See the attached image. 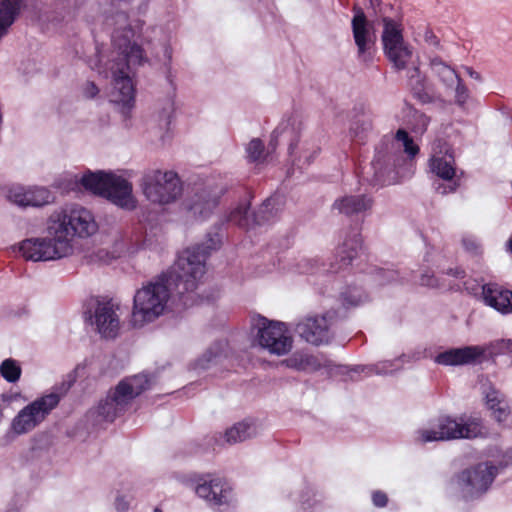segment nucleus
<instances>
[{
  "label": "nucleus",
  "instance_id": "nucleus-22",
  "mask_svg": "<svg viewBox=\"0 0 512 512\" xmlns=\"http://www.w3.org/2000/svg\"><path fill=\"white\" fill-rule=\"evenodd\" d=\"M483 302L501 314L512 313V291L497 283L482 286Z\"/></svg>",
  "mask_w": 512,
  "mask_h": 512
},
{
  "label": "nucleus",
  "instance_id": "nucleus-36",
  "mask_svg": "<svg viewBox=\"0 0 512 512\" xmlns=\"http://www.w3.org/2000/svg\"><path fill=\"white\" fill-rule=\"evenodd\" d=\"M249 162L259 161L264 153V144L259 138L252 139L246 147Z\"/></svg>",
  "mask_w": 512,
  "mask_h": 512
},
{
  "label": "nucleus",
  "instance_id": "nucleus-29",
  "mask_svg": "<svg viewBox=\"0 0 512 512\" xmlns=\"http://www.w3.org/2000/svg\"><path fill=\"white\" fill-rule=\"evenodd\" d=\"M429 65L432 72L447 88H452L455 81L460 77L454 68L449 66L438 56L431 58Z\"/></svg>",
  "mask_w": 512,
  "mask_h": 512
},
{
  "label": "nucleus",
  "instance_id": "nucleus-7",
  "mask_svg": "<svg viewBox=\"0 0 512 512\" xmlns=\"http://www.w3.org/2000/svg\"><path fill=\"white\" fill-rule=\"evenodd\" d=\"M60 386L55 387V392L44 395L21 409L12 421V429L17 435L25 434L39 425L50 412L57 407L63 397L75 382V377L68 376Z\"/></svg>",
  "mask_w": 512,
  "mask_h": 512
},
{
  "label": "nucleus",
  "instance_id": "nucleus-44",
  "mask_svg": "<svg viewBox=\"0 0 512 512\" xmlns=\"http://www.w3.org/2000/svg\"><path fill=\"white\" fill-rule=\"evenodd\" d=\"M319 152V147H313L311 151H309V149H303L301 151V155L299 156V161H301V159H304V164L310 165L318 156Z\"/></svg>",
  "mask_w": 512,
  "mask_h": 512
},
{
  "label": "nucleus",
  "instance_id": "nucleus-49",
  "mask_svg": "<svg viewBox=\"0 0 512 512\" xmlns=\"http://www.w3.org/2000/svg\"><path fill=\"white\" fill-rule=\"evenodd\" d=\"M115 507L119 512H126L129 508V503L124 496H118L115 501Z\"/></svg>",
  "mask_w": 512,
  "mask_h": 512
},
{
  "label": "nucleus",
  "instance_id": "nucleus-9",
  "mask_svg": "<svg viewBox=\"0 0 512 512\" xmlns=\"http://www.w3.org/2000/svg\"><path fill=\"white\" fill-rule=\"evenodd\" d=\"M257 332L255 343L272 355L283 356L293 347V338L286 323L259 316L254 325Z\"/></svg>",
  "mask_w": 512,
  "mask_h": 512
},
{
  "label": "nucleus",
  "instance_id": "nucleus-28",
  "mask_svg": "<svg viewBox=\"0 0 512 512\" xmlns=\"http://www.w3.org/2000/svg\"><path fill=\"white\" fill-rule=\"evenodd\" d=\"M283 138L289 141L288 151L292 156L294 155V150L297 147L299 142L300 134L299 130L290 122H282L272 133L270 146L275 148L278 143V139Z\"/></svg>",
  "mask_w": 512,
  "mask_h": 512
},
{
  "label": "nucleus",
  "instance_id": "nucleus-47",
  "mask_svg": "<svg viewBox=\"0 0 512 512\" xmlns=\"http://www.w3.org/2000/svg\"><path fill=\"white\" fill-rule=\"evenodd\" d=\"M83 93L86 98L92 99L98 95L99 89L94 82L88 81L83 88Z\"/></svg>",
  "mask_w": 512,
  "mask_h": 512
},
{
  "label": "nucleus",
  "instance_id": "nucleus-4",
  "mask_svg": "<svg viewBox=\"0 0 512 512\" xmlns=\"http://www.w3.org/2000/svg\"><path fill=\"white\" fill-rule=\"evenodd\" d=\"M98 230L92 212L79 205H71L54 211L47 223L49 236H57L61 240L71 241L74 237L86 238Z\"/></svg>",
  "mask_w": 512,
  "mask_h": 512
},
{
  "label": "nucleus",
  "instance_id": "nucleus-38",
  "mask_svg": "<svg viewBox=\"0 0 512 512\" xmlns=\"http://www.w3.org/2000/svg\"><path fill=\"white\" fill-rule=\"evenodd\" d=\"M462 244L466 252L471 255H479L482 252L480 241L472 235H466L462 238Z\"/></svg>",
  "mask_w": 512,
  "mask_h": 512
},
{
  "label": "nucleus",
  "instance_id": "nucleus-5",
  "mask_svg": "<svg viewBox=\"0 0 512 512\" xmlns=\"http://www.w3.org/2000/svg\"><path fill=\"white\" fill-rule=\"evenodd\" d=\"M483 425L479 418L461 415L453 417L441 415L430 429L416 431L415 440L420 444L429 442L474 439L482 435Z\"/></svg>",
  "mask_w": 512,
  "mask_h": 512
},
{
  "label": "nucleus",
  "instance_id": "nucleus-25",
  "mask_svg": "<svg viewBox=\"0 0 512 512\" xmlns=\"http://www.w3.org/2000/svg\"><path fill=\"white\" fill-rule=\"evenodd\" d=\"M222 191L218 193H210L202 191L195 195V199L188 205V209L193 212L194 215L205 218L207 217L214 208L219 204V198Z\"/></svg>",
  "mask_w": 512,
  "mask_h": 512
},
{
  "label": "nucleus",
  "instance_id": "nucleus-46",
  "mask_svg": "<svg viewBox=\"0 0 512 512\" xmlns=\"http://www.w3.org/2000/svg\"><path fill=\"white\" fill-rule=\"evenodd\" d=\"M424 41L427 45L432 46L434 48L440 47V40L439 38L434 34V32L431 29H426L424 33Z\"/></svg>",
  "mask_w": 512,
  "mask_h": 512
},
{
  "label": "nucleus",
  "instance_id": "nucleus-1",
  "mask_svg": "<svg viewBox=\"0 0 512 512\" xmlns=\"http://www.w3.org/2000/svg\"><path fill=\"white\" fill-rule=\"evenodd\" d=\"M222 236L208 233L205 243L197 244L179 253L174 264L162 272L154 282L137 290L133 299L130 323L141 328L161 316L172 295L184 307L190 308L209 302L212 295H201L197 289L206 272V260L211 251L219 249Z\"/></svg>",
  "mask_w": 512,
  "mask_h": 512
},
{
  "label": "nucleus",
  "instance_id": "nucleus-51",
  "mask_svg": "<svg viewBox=\"0 0 512 512\" xmlns=\"http://www.w3.org/2000/svg\"><path fill=\"white\" fill-rule=\"evenodd\" d=\"M510 464H512V451H509L504 455L503 460L500 462V467L505 468Z\"/></svg>",
  "mask_w": 512,
  "mask_h": 512
},
{
  "label": "nucleus",
  "instance_id": "nucleus-10",
  "mask_svg": "<svg viewBox=\"0 0 512 512\" xmlns=\"http://www.w3.org/2000/svg\"><path fill=\"white\" fill-rule=\"evenodd\" d=\"M142 189L149 201L157 204H169L181 195L182 185L177 173L152 170L143 176Z\"/></svg>",
  "mask_w": 512,
  "mask_h": 512
},
{
  "label": "nucleus",
  "instance_id": "nucleus-56",
  "mask_svg": "<svg viewBox=\"0 0 512 512\" xmlns=\"http://www.w3.org/2000/svg\"><path fill=\"white\" fill-rule=\"evenodd\" d=\"M98 72L99 74H103L105 78H108L109 76V72L107 70H101L100 68H98Z\"/></svg>",
  "mask_w": 512,
  "mask_h": 512
},
{
  "label": "nucleus",
  "instance_id": "nucleus-39",
  "mask_svg": "<svg viewBox=\"0 0 512 512\" xmlns=\"http://www.w3.org/2000/svg\"><path fill=\"white\" fill-rule=\"evenodd\" d=\"M372 125L369 121H363L361 123L355 122L350 128V133L352 137L358 138L359 140H363L365 137V134L371 130Z\"/></svg>",
  "mask_w": 512,
  "mask_h": 512
},
{
  "label": "nucleus",
  "instance_id": "nucleus-23",
  "mask_svg": "<svg viewBox=\"0 0 512 512\" xmlns=\"http://www.w3.org/2000/svg\"><path fill=\"white\" fill-rule=\"evenodd\" d=\"M373 199L368 195H349L337 199L333 207L349 217L364 215L371 210Z\"/></svg>",
  "mask_w": 512,
  "mask_h": 512
},
{
  "label": "nucleus",
  "instance_id": "nucleus-50",
  "mask_svg": "<svg viewBox=\"0 0 512 512\" xmlns=\"http://www.w3.org/2000/svg\"><path fill=\"white\" fill-rule=\"evenodd\" d=\"M466 73L473 79L477 81H481L482 77L479 72L475 71L472 67L465 66L464 67Z\"/></svg>",
  "mask_w": 512,
  "mask_h": 512
},
{
  "label": "nucleus",
  "instance_id": "nucleus-55",
  "mask_svg": "<svg viewBox=\"0 0 512 512\" xmlns=\"http://www.w3.org/2000/svg\"><path fill=\"white\" fill-rule=\"evenodd\" d=\"M507 250L512 254V235L510 236L509 240L507 241Z\"/></svg>",
  "mask_w": 512,
  "mask_h": 512
},
{
  "label": "nucleus",
  "instance_id": "nucleus-59",
  "mask_svg": "<svg viewBox=\"0 0 512 512\" xmlns=\"http://www.w3.org/2000/svg\"><path fill=\"white\" fill-rule=\"evenodd\" d=\"M168 80L170 83H172V79L170 78V75L168 76Z\"/></svg>",
  "mask_w": 512,
  "mask_h": 512
},
{
  "label": "nucleus",
  "instance_id": "nucleus-33",
  "mask_svg": "<svg viewBox=\"0 0 512 512\" xmlns=\"http://www.w3.org/2000/svg\"><path fill=\"white\" fill-rule=\"evenodd\" d=\"M1 376L9 383H15L21 376V367L12 358L5 359L0 365Z\"/></svg>",
  "mask_w": 512,
  "mask_h": 512
},
{
  "label": "nucleus",
  "instance_id": "nucleus-8",
  "mask_svg": "<svg viewBox=\"0 0 512 512\" xmlns=\"http://www.w3.org/2000/svg\"><path fill=\"white\" fill-rule=\"evenodd\" d=\"M285 206V197L275 193L267 198L257 212L250 213V204L243 203L232 210L227 221L240 228L251 229L255 226L273 223Z\"/></svg>",
  "mask_w": 512,
  "mask_h": 512
},
{
  "label": "nucleus",
  "instance_id": "nucleus-32",
  "mask_svg": "<svg viewBox=\"0 0 512 512\" xmlns=\"http://www.w3.org/2000/svg\"><path fill=\"white\" fill-rule=\"evenodd\" d=\"M430 124V117L419 110H412L409 115L408 126L410 130L416 134L422 136L428 129Z\"/></svg>",
  "mask_w": 512,
  "mask_h": 512
},
{
  "label": "nucleus",
  "instance_id": "nucleus-12",
  "mask_svg": "<svg viewBox=\"0 0 512 512\" xmlns=\"http://www.w3.org/2000/svg\"><path fill=\"white\" fill-rule=\"evenodd\" d=\"M429 168L438 178L448 182L447 184L439 183L435 187L438 194L447 195L458 190L464 172L461 170L458 173L454 149L450 145L445 143L440 151L430 157Z\"/></svg>",
  "mask_w": 512,
  "mask_h": 512
},
{
  "label": "nucleus",
  "instance_id": "nucleus-11",
  "mask_svg": "<svg viewBox=\"0 0 512 512\" xmlns=\"http://www.w3.org/2000/svg\"><path fill=\"white\" fill-rule=\"evenodd\" d=\"M382 44L384 54L397 71L407 68L413 48L404 40L402 24L392 18L382 19Z\"/></svg>",
  "mask_w": 512,
  "mask_h": 512
},
{
  "label": "nucleus",
  "instance_id": "nucleus-52",
  "mask_svg": "<svg viewBox=\"0 0 512 512\" xmlns=\"http://www.w3.org/2000/svg\"><path fill=\"white\" fill-rule=\"evenodd\" d=\"M306 263H307V265L311 266L310 268L307 269V272L315 273L320 270L318 267L314 268V265L317 264L316 260H307Z\"/></svg>",
  "mask_w": 512,
  "mask_h": 512
},
{
  "label": "nucleus",
  "instance_id": "nucleus-19",
  "mask_svg": "<svg viewBox=\"0 0 512 512\" xmlns=\"http://www.w3.org/2000/svg\"><path fill=\"white\" fill-rule=\"evenodd\" d=\"M195 482L196 494L209 504L220 506L227 503L231 488L224 479L207 474L198 476Z\"/></svg>",
  "mask_w": 512,
  "mask_h": 512
},
{
  "label": "nucleus",
  "instance_id": "nucleus-31",
  "mask_svg": "<svg viewBox=\"0 0 512 512\" xmlns=\"http://www.w3.org/2000/svg\"><path fill=\"white\" fill-rule=\"evenodd\" d=\"M291 369L308 372L309 369H316V359L311 355H293L283 361Z\"/></svg>",
  "mask_w": 512,
  "mask_h": 512
},
{
  "label": "nucleus",
  "instance_id": "nucleus-30",
  "mask_svg": "<svg viewBox=\"0 0 512 512\" xmlns=\"http://www.w3.org/2000/svg\"><path fill=\"white\" fill-rule=\"evenodd\" d=\"M256 433L254 427L246 422L242 421L235 424L233 427L225 432L226 441L230 444L245 441L252 437Z\"/></svg>",
  "mask_w": 512,
  "mask_h": 512
},
{
  "label": "nucleus",
  "instance_id": "nucleus-2",
  "mask_svg": "<svg viewBox=\"0 0 512 512\" xmlns=\"http://www.w3.org/2000/svg\"><path fill=\"white\" fill-rule=\"evenodd\" d=\"M112 46L116 56L113 57L109 67L113 79L110 101L117 105L120 113L127 118L135 104V87L129 75L131 65L142 64L144 50L138 44L132 43L125 31L122 33L117 31L112 35Z\"/></svg>",
  "mask_w": 512,
  "mask_h": 512
},
{
  "label": "nucleus",
  "instance_id": "nucleus-35",
  "mask_svg": "<svg viewBox=\"0 0 512 512\" xmlns=\"http://www.w3.org/2000/svg\"><path fill=\"white\" fill-rule=\"evenodd\" d=\"M365 296L361 289L349 287L341 293V303L345 308L356 307L363 303Z\"/></svg>",
  "mask_w": 512,
  "mask_h": 512
},
{
  "label": "nucleus",
  "instance_id": "nucleus-34",
  "mask_svg": "<svg viewBox=\"0 0 512 512\" xmlns=\"http://www.w3.org/2000/svg\"><path fill=\"white\" fill-rule=\"evenodd\" d=\"M395 139L402 143L404 152L410 159H413L418 155L420 148L416 143H414L413 138L405 129H398L395 134Z\"/></svg>",
  "mask_w": 512,
  "mask_h": 512
},
{
  "label": "nucleus",
  "instance_id": "nucleus-20",
  "mask_svg": "<svg viewBox=\"0 0 512 512\" xmlns=\"http://www.w3.org/2000/svg\"><path fill=\"white\" fill-rule=\"evenodd\" d=\"M485 352V348L479 345L450 348L437 354L434 361L443 366L474 365L482 362Z\"/></svg>",
  "mask_w": 512,
  "mask_h": 512
},
{
  "label": "nucleus",
  "instance_id": "nucleus-45",
  "mask_svg": "<svg viewBox=\"0 0 512 512\" xmlns=\"http://www.w3.org/2000/svg\"><path fill=\"white\" fill-rule=\"evenodd\" d=\"M372 502L375 507L383 508L388 503V497L383 491L377 490L372 493Z\"/></svg>",
  "mask_w": 512,
  "mask_h": 512
},
{
  "label": "nucleus",
  "instance_id": "nucleus-53",
  "mask_svg": "<svg viewBox=\"0 0 512 512\" xmlns=\"http://www.w3.org/2000/svg\"><path fill=\"white\" fill-rule=\"evenodd\" d=\"M365 370H366L365 366H355L350 369V371L355 372V373L364 372Z\"/></svg>",
  "mask_w": 512,
  "mask_h": 512
},
{
  "label": "nucleus",
  "instance_id": "nucleus-43",
  "mask_svg": "<svg viewBox=\"0 0 512 512\" xmlns=\"http://www.w3.org/2000/svg\"><path fill=\"white\" fill-rule=\"evenodd\" d=\"M376 275L379 278L380 284H386L394 281L396 279L397 273L392 270L379 268L376 270Z\"/></svg>",
  "mask_w": 512,
  "mask_h": 512
},
{
  "label": "nucleus",
  "instance_id": "nucleus-3",
  "mask_svg": "<svg viewBox=\"0 0 512 512\" xmlns=\"http://www.w3.org/2000/svg\"><path fill=\"white\" fill-rule=\"evenodd\" d=\"M80 183L86 190L107 199L123 210L133 211L137 207L133 186L122 176L112 172L88 171L82 175Z\"/></svg>",
  "mask_w": 512,
  "mask_h": 512
},
{
  "label": "nucleus",
  "instance_id": "nucleus-37",
  "mask_svg": "<svg viewBox=\"0 0 512 512\" xmlns=\"http://www.w3.org/2000/svg\"><path fill=\"white\" fill-rule=\"evenodd\" d=\"M455 87V103L460 107L464 108L466 103L470 98V92L461 77H459L456 81Z\"/></svg>",
  "mask_w": 512,
  "mask_h": 512
},
{
  "label": "nucleus",
  "instance_id": "nucleus-17",
  "mask_svg": "<svg viewBox=\"0 0 512 512\" xmlns=\"http://www.w3.org/2000/svg\"><path fill=\"white\" fill-rule=\"evenodd\" d=\"M91 324L96 326L99 334L105 338H115L118 334L120 321L112 300H97L93 310L85 312Z\"/></svg>",
  "mask_w": 512,
  "mask_h": 512
},
{
  "label": "nucleus",
  "instance_id": "nucleus-41",
  "mask_svg": "<svg viewBox=\"0 0 512 512\" xmlns=\"http://www.w3.org/2000/svg\"><path fill=\"white\" fill-rule=\"evenodd\" d=\"M420 284L430 288L440 287L438 278L431 271H425L421 274Z\"/></svg>",
  "mask_w": 512,
  "mask_h": 512
},
{
  "label": "nucleus",
  "instance_id": "nucleus-57",
  "mask_svg": "<svg viewBox=\"0 0 512 512\" xmlns=\"http://www.w3.org/2000/svg\"><path fill=\"white\" fill-rule=\"evenodd\" d=\"M153 512H162V510L160 508L156 507Z\"/></svg>",
  "mask_w": 512,
  "mask_h": 512
},
{
  "label": "nucleus",
  "instance_id": "nucleus-48",
  "mask_svg": "<svg viewBox=\"0 0 512 512\" xmlns=\"http://www.w3.org/2000/svg\"><path fill=\"white\" fill-rule=\"evenodd\" d=\"M444 273L450 277L455 278V279H463L466 276L465 270L459 266L454 267V268H449Z\"/></svg>",
  "mask_w": 512,
  "mask_h": 512
},
{
  "label": "nucleus",
  "instance_id": "nucleus-13",
  "mask_svg": "<svg viewBox=\"0 0 512 512\" xmlns=\"http://www.w3.org/2000/svg\"><path fill=\"white\" fill-rule=\"evenodd\" d=\"M72 244L57 236L29 238L19 244V253L27 261H51L68 256Z\"/></svg>",
  "mask_w": 512,
  "mask_h": 512
},
{
  "label": "nucleus",
  "instance_id": "nucleus-18",
  "mask_svg": "<svg viewBox=\"0 0 512 512\" xmlns=\"http://www.w3.org/2000/svg\"><path fill=\"white\" fill-rule=\"evenodd\" d=\"M353 18L351 22L353 38L358 49V57L363 62L372 60V48L374 46L373 35L369 29V23L362 8L353 7Z\"/></svg>",
  "mask_w": 512,
  "mask_h": 512
},
{
  "label": "nucleus",
  "instance_id": "nucleus-27",
  "mask_svg": "<svg viewBox=\"0 0 512 512\" xmlns=\"http://www.w3.org/2000/svg\"><path fill=\"white\" fill-rule=\"evenodd\" d=\"M390 143L386 139H382L375 148V155L371 162V167L374 170V180L380 181L385 175L390 164Z\"/></svg>",
  "mask_w": 512,
  "mask_h": 512
},
{
  "label": "nucleus",
  "instance_id": "nucleus-14",
  "mask_svg": "<svg viewBox=\"0 0 512 512\" xmlns=\"http://www.w3.org/2000/svg\"><path fill=\"white\" fill-rule=\"evenodd\" d=\"M498 474V467L490 463H480L462 471L458 476L463 497L467 500L483 495Z\"/></svg>",
  "mask_w": 512,
  "mask_h": 512
},
{
  "label": "nucleus",
  "instance_id": "nucleus-21",
  "mask_svg": "<svg viewBox=\"0 0 512 512\" xmlns=\"http://www.w3.org/2000/svg\"><path fill=\"white\" fill-rule=\"evenodd\" d=\"M53 199L52 193L45 187H15L8 192V200L20 207H42Z\"/></svg>",
  "mask_w": 512,
  "mask_h": 512
},
{
  "label": "nucleus",
  "instance_id": "nucleus-6",
  "mask_svg": "<svg viewBox=\"0 0 512 512\" xmlns=\"http://www.w3.org/2000/svg\"><path fill=\"white\" fill-rule=\"evenodd\" d=\"M149 388L150 379L147 374L126 377L99 402L96 413L104 421L113 422L128 409L136 397Z\"/></svg>",
  "mask_w": 512,
  "mask_h": 512
},
{
  "label": "nucleus",
  "instance_id": "nucleus-40",
  "mask_svg": "<svg viewBox=\"0 0 512 512\" xmlns=\"http://www.w3.org/2000/svg\"><path fill=\"white\" fill-rule=\"evenodd\" d=\"M412 93L413 96L422 104H429L434 101L433 96L424 89L421 83L412 87Z\"/></svg>",
  "mask_w": 512,
  "mask_h": 512
},
{
  "label": "nucleus",
  "instance_id": "nucleus-58",
  "mask_svg": "<svg viewBox=\"0 0 512 512\" xmlns=\"http://www.w3.org/2000/svg\"><path fill=\"white\" fill-rule=\"evenodd\" d=\"M357 271L366 272V270H364V269H357Z\"/></svg>",
  "mask_w": 512,
  "mask_h": 512
},
{
  "label": "nucleus",
  "instance_id": "nucleus-26",
  "mask_svg": "<svg viewBox=\"0 0 512 512\" xmlns=\"http://www.w3.org/2000/svg\"><path fill=\"white\" fill-rule=\"evenodd\" d=\"M485 398L487 407L492 411L496 421L501 423L507 420L511 411L505 396L495 388H490V390L486 392Z\"/></svg>",
  "mask_w": 512,
  "mask_h": 512
},
{
  "label": "nucleus",
  "instance_id": "nucleus-54",
  "mask_svg": "<svg viewBox=\"0 0 512 512\" xmlns=\"http://www.w3.org/2000/svg\"><path fill=\"white\" fill-rule=\"evenodd\" d=\"M369 2L372 8H376L377 6L380 5L381 0H369Z\"/></svg>",
  "mask_w": 512,
  "mask_h": 512
},
{
  "label": "nucleus",
  "instance_id": "nucleus-42",
  "mask_svg": "<svg viewBox=\"0 0 512 512\" xmlns=\"http://www.w3.org/2000/svg\"><path fill=\"white\" fill-rule=\"evenodd\" d=\"M425 352L421 350H415L408 353L402 354L396 361L401 363H412L421 360L424 358Z\"/></svg>",
  "mask_w": 512,
  "mask_h": 512
},
{
  "label": "nucleus",
  "instance_id": "nucleus-24",
  "mask_svg": "<svg viewBox=\"0 0 512 512\" xmlns=\"http://www.w3.org/2000/svg\"><path fill=\"white\" fill-rule=\"evenodd\" d=\"M228 356V342L217 341L213 343L206 352L196 360L195 368L206 370L216 366Z\"/></svg>",
  "mask_w": 512,
  "mask_h": 512
},
{
  "label": "nucleus",
  "instance_id": "nucleus-15",
  "mask_svg": "<svg viewBox=\"0 0 512 512\" xmlns=\"http://www.w3.org/2000/svg\"><path fill=\"white\" fill-rule=\"evenodd\" d=\"M335 315L336 312L327 311L321 316H307L297 324L296 331L312 345L328 344L333 338L331 325Z\"/></svg>",
  "mask_w": 512,
  "mask_h": 512
},
{
  "label": "nucleus",
  "instance_id": "nucleus-16",
  "mask_svg": "<svg viewBox=\"0 0 512 512\" xmlns=\"http://www.w3.org/2000/svg\"><path fill=\"white\" fill-rule=\"evenodd\" d=\"M362 242L360 227L351 228L349 232L345 233L343 242L336 248L334 261L330 263L328 268H324L322 264L321 271L339 273L352 266L353 261L360 257L363 249Z\"/></svg>",
  "mask_w": 512,
  "mask_h": 512
}]
</instances>
